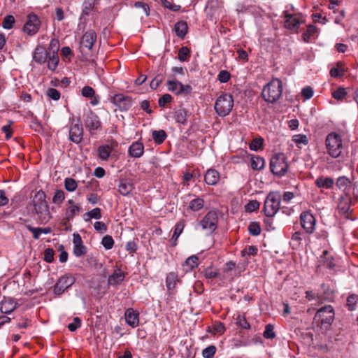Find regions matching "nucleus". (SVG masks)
<instances>
[{
	"mask_svg": "<svg viewBox=\"0 0 358 358\" xmlns=\"http://www.w3.org/2000/svg\"><path fill=\"white\" fill-rule=\"evenodd\" d=\"M190 56V51L187 47H182L178 52V59L180 62H185L188 59Z\"/></svg>",
	"mask_w": 358,
	"mask_h": 358,
	"instance_id": "49530a36",
	"label": "nucleus"
},
{
	"mask_svg": "<svg viewBox=\"0 0 358 358\" xmlns=\"http://www.w3.org/2000/svg\"><path fill=\"white\" fill-rule=\"evenodd\" d=\"M101 127V122L99 117L94 114H89L85 120V127L92 134H94L95 131L99 129Z\"/></svg>",
	"mask_w": 358,
	"mask_h": 358,
	"instance_id": "6ab92c4d",
	"label": "nucleus"
},
{
	"mask_svg": "<svg viewBox=\"0 0 358 358\" xmlns=\"http://www.w3.org/2000/svg\"><path fill=\"white\" fill-rule=\"evenodd\" d=\"M265 162L262 157L254 156L251 158V167L254 170H261L264 167Z\"/></svg>",
	"mask_w": 358,
	"mask_h": 358,
	"instance_id": "72a5a7b5",
	"label": "nucleus"
},
{
	"mask_svg": "<svg viewBox=\"0 0 358 358\" xmlns=\"http://www.w3.org/2000/svg\"><path fill=\"white\" fill-rule=\"evenodd\" d=\"M112 151L113 148L110 145H101L98 148V155L102 160H107L109 158Z\"/></svg>",
	"mask_w": 358,
	"mask_h": 358,
	"instance_id": "c85d7f7f",
	"label": "nucleus"
},
{
	"mask_svg": "<svg viewBox=\"0 0 358 358\" xmlns=\"http://www.w3.org/2000/svg\"><path fill=\"white\" fill-rule=\"evenodd\" d=\"M282 83L278 78L272 79L262 92V98L268 103L276 102L282 96Z\"/></svg>",
	"mask_w": 358,
	"mask_h": 358,
	"instance_id": "7ed1b4c3",
	"label": "nucleus"
},
{
	"mask_svg": "<svg viewBox=\"0 0 358 358\" xmlns=\"http://www.w3.org/2000/svg\"><path fill=\"white\" fill-rule=\"evenodd\" d=\"M172 96L169 94H164L158 100V104L160 107H164L166 103L172 101Z\"/></svg>",
	"mask_w": 358,
	"mask_h": 358,
	"instance_id": "6e6d98bb",
	"label": "nucleus"
},
{
	"mask_svg": "<svg viewBox=\"0 0 358 358\" xmlns=\"http://www.w3.org/2000/svg\"><path fill=\"white\" fill-rule=\"evenodd\" d=\"M81 94L85 97H92L95 92L92 87L85 86L81 90Z\"/></svg>",
	"mask_w": 358,
	"mask_h": 358,
	"instance_id": "680f3d73",
	"label": "nucleus"
},
{
	"mask_svg": "<svg viewBox=\"0 0 358 358\" xmlns=\"http://www.w3.org/2000/svg\"><path fill=\"white\" fill-rule=\"evenodd\" d=\"M15 22V17L11 15H8L4 17L3 22H2V27L5 29H10Z\"/></svg>",
	"mask_w": 358,
	"mask_h": 358,
	"instance_id": "79ce46f5",
	"label": "nucleus"
},
{
	"mask_svg": "<svg viewBox=\"0 0 358 358\" xmlns=\"http://www.w3.org/2000/svg\"><path fill=\"white\" fill-rule=\"evenodd\" d=\"M65 199V194L64 191L59 189L55 192V194L52 198V202L54 203L60 204Z\"/></svg>",
	"mask_w": 358,
	"mask_h": 358,
	"instance_id": "de8ad7c7",
	"label": "nucleus"
},
{
	"mask_svg": "<svg viewBox=\"0 0 358 358\" xmlns=\"http://www.w3.org/2000/svg\"><path fill=\"white\" fill-rule=\"evenodd\" d=\"M179 282L178 275L174 272L169 273L166 278V285L169 292L175 289L177 282Z\"/></svg>",
	"mask_w": 358,
	"mask_h": 358,
	"instance_id": "a878e982",
	"label": "nucleus"
},
{
	"mask_svg": "<svg viewBox=\"0 0 358 358\" xmlns=\"http://www.w3.org/2000/svg\"><path fill=\"white\" fill-rule=\"evenodd\" d=\"M128 152L131 157L139 158L144 153V145L138 141L134 142L129 146Z\"/></svg>",
	"mask_w": 358,
	"mask_h": 358,
	"instance_id": "5701e85b",
	"label": "nucleus"
},
{
	"mask_svg": "<svg viewBox=\"0 0 358 358\" xmlns=\"http://www.w3.org/2000/svg\"><path fill=\"white\" fill-rule=\"evenodd\" d=\"M301 94L305 99H309L313 96V90L310 87H306L302 89Z\"/></svg>",
	"mask_w": 358,
	"mask_h": 358,
	"instance_id": "774afa93",
	"label": "nucleus"
},
{
	"mask_svg": "<svg viewBox=\"0 0 358 358\" xmlns=\"http://www.w3.org/2000/svg\"><path fill=\"white\" fill-rule=\"evenodd\" d=\"M217 275V270L213 266H208L204 271V275L208 278H213Z\"/></svg>",
	"mask_w": 358,
	"mask_h": 358,
	"instance_id": "13d9d810",
	"label": "nucleus"
},
{
	"mask_svg": "<svg viewBox=\"0 0 358 358\" xmlns=\"http://www.w3.org/2000/svg\"><path fill=\"white\" fill-rule=\"evenodd\" d=\"M263 144V139L262 138H256L253 140L251 143L250 144V148L252 150L257 151L259 150Z\"/></svg>",
	"mask_w": 358,
	"mask_h": 358,
	"instance_id": "052dcab7",
	"label": "nucleus"
},
{
	"mask_svg": "<svg viewBox=\"0 0 358 358\" xmlns=\"http://www.w3.org/2000/svg\"><path fill=\"white\" fill-rule=\"evenodd\" d=\"M73 254L77 257H82L86 254V248L83 245L81 236L78 234H73Z\"/></svg>",
	"mask_w": 358,
	"mask_h": 358,
	"instance_id": "a211bd4d",
	"label": "nucleus"
},
{
	"mask_svg": "<svg viewBox=\"0 0 358 358\" xmlns=\"http://www.w3.org/2000/svg\"><path fill=\"white\" fill-rule=\"evenodd\" d=\"M357 296L350 295L347 299V306H348V309L350 310H353L355 309V303L357 301Z\"/></svg>",
	"mask_w": 358,
	"mask_h": 358,
	"instance_id": "338daca9",
	"label": "nucleus"
},
{
	"mask_svg": "<svg viewBox=\"0 0 358 358\" xmlns=\"http://www.w3.org/2000/svg\"><path fill=\"white\" fill-rule=\"evenodd\" d=\"M41 26V21L35 14L28 15V20L25 23L23 30L29 35H34L38 32Z\"/></svg>",
	"mask_w": 358,
	"mask_h": 358,
	"instance_id": "9b49d317",
	"label": "nucleus"
},
{
	"mask_svg": "<svg viewBox=\"0 0 358 358\" xmlns=\"http://www.w3.org/2000/svg\"><path fill=\"white\" fill-rule=\"evenodd\" d=\"M347 94L345 89L343 87H339L336 90L332 92V96L337 100H342Z\"/></svg>",
	"mask_w": 358,
	"mask_h": 358,
	"instance_id": "603ef678",
	"label": "nucleus"
},
{
	"mask_svg": "<svg viewBox=\"0 0 358 358\" xmlns=\"http://www.w3.org/2000/svg\"><path fill=\"white\" fill-rule=\"evenodd\" d=\"M334 180L331 178H318L315 183L318 187L320 188H331L334 185Z\"/></svg>",
	"mask_w": 358,
	"mask_h": 358,
	"instance_id": "2f4dec72",
	"label": "nucleus"
},
{
	"mask_svg": "<svg viewBox=\"0 0 358 358\" xmlns=\"http://www.w3.org/2000/svg\"><path fill=\"white\" fill-rule=\"evenodd\" d=\"M216 352V348L213 345H210L205 348L202 355L204 358H213Z\"/></svg>",
	"mask_w": 358,
	"mask_h": 358,
	"instance_id": "3c124183",
	"label": "nucleus"
},
{
	"mask_svg": "<svg viewBox=\"0 0 358 358\" xmlns=\"http://www.w3.org/2000/svg\"><path fill=\"white\" fill-rule=\"evenodd\" d=\"M78 187L76 180L71 178H66L64 180V187L68 192H74Z\"/></svg>",
	"mask_w": 358,
	"mask_h": 358,
	"instance_id": "e433bc0d",
	"label": "nucleus"
},
{
	"mask_svg": "<svg viewBox=\"0 0 358 358\" xmlns=\"http://www.w3.org/2000/svg\"><path fill=\"white\" fill-rule=\"evenodd\" d=\"M175 31L178 36L183 38L187 32V24L184 21H180L175 24Z\"/></svg>",
	"mask_w": 358,
	"mask_h": 358,
	"instance_id": "473e14b6",
	"label": "nucleus"
},
{
	"mask_svg": "<svg viewBox=\"0 0 358 358\" xmlns=\"http://www.w3.org/2000/svg\"><path fill=\"white\" fill-rule=\"evenodd\" d=\"M264 336L268 339L273 338L275 336V334L273 331V327L271 324H267L266 326Z\"/></svg>",
	"mask_w": 358,
	"mask_h": 358,
	"instance_id": "bf43d9fd",
	"label": "nucleus"
},
{
	"mask_svg": "<svg viewBox=\"0 0 358 358\" xmlns=\"http://www.w3.org/2000/svg\"><path fill=\"white\" fill-rule=\"evenodd\" d=\"M34 211L41 223H47L52 217L46 201V195L42 190L37 191L32 199Z\"/></svg>",
	"mask_w": 358,
	"mask_h": 358,
	"instance_id": "f257e3e1",
	"label": "nucleus"
},
{
	"mask_svg": "<svg viewBox=\"0 0 358 358\" xmlns=\"http://www.w3.org/2000/svg\"><path fill=\"white\" fill-rule=\"evenodd\" d=\"M270 167L274 175L278 176H283L288 169V164L285 155L278 153L273 155L271 159Z\"/></svg>",
	"mask_w": 358,
	"mask_h": 358,
	"instance_id": "0eeeda50",
	"label": "nucleus"
},
{
	"mask_svg": "<svg viewBox=\"0 0 358 358\" xmlns=\"http://www.w3.org/2000/svg\"><path fill=\"white\" fill-rule=\"evenodd\" d=\"M325 145L327 153L333 158L341 156L343 149V140L341 136L334 132L327 135L325 140Z\"/></svg>",
	"mask_w": 358,
	"mask_h": 358,
	"instance_id": "20e7f679",
	"label": "nucleus"
},
{
	"mask_svg": "<svg viewBox=\"0 0 358 358\" xmlns=\"http://www.w3.org/2000/svg\"><path fill=\"white\" fill-rule=\"evenodd\" d=\"M188 113L187 110L184 108L178 109L175 112L174 118L176 122L180 124H186L187 122Z\"/></svg>",
	"mask_w": 358,
	"mask_h": 358,
	"instance_id": "cd10ccee",
	"label": "nucleus"
},
{
	"mask_svg": "<svg viewBox=\"0 0 358 358\" xmlns=\"http://www.w3.org/2000/svg\"><path fill=\"white\" fill-rule=\"evenodd\" d=\"M94 3L95 0H86L84 3V8L83 10L81 17H84L85 15H87L90 13L94 6Z\"/></svg>",
	"mask_w": 358,
	"mask_h": 358,
	"instance_id": "a18cd8bd",
	"label": "nucleus"
},
{
	"mask_svg": "<svg viewBox=\"0 0 358 358\" xmlns=\"http://www.w3.org/2000/svg\"><path fill=\"white\" fill-rule=\"evenodd\" d=\"M248 231L250 234L253 236H257L260 234L261 229L257 223L252 222L248 227Z\"/></svg>",
	"mask_w": 358,
	"mask_h": 358,
	"instance_id": "4d7b16f0",
	"label": "nucleus"
},
{
	"mask_svg": "<svg viewBox=\"0 0 358 358\" xmlns=\"http://www.w3.org/2000/svg\"><path fill=\"white\" fill-rule=\"evenodd\" d=\"M302 236V234L299 231H296L293 234L290 241V245L293 249H298L300 247L303 240Z\"/></svg>",
	"mask_w": 358,
	"mask_h": 358,
	"instance_id": "f704fd0d",
	"label": "nucleus"
},
{
	"mask_svg": "<svg viewBox=\"0 0 358 358\" xmlns=\"http://www.w3.org/2000/svg\"><path fill=\"white\" fill-rule=\"evenodd\" d=\"M46 95L54 101H57L60 99V93L55 88H49L46 91Z\"/></svg>",
	"mask_w": 358,
	"mask_h": 358,
	"instance_id": "8fccbe9b",
	"label": "nucleus"
},
{
	"mask_svg": "<svg viewBox=\"0 0 358 358\" xmlns=\"http://www.w3.org/2000/svg\"><path fill=\"white\" fill-rule=\"evenodd\" d=\"M96 40V34L93 30L87 31L82 37L80 48L82 51L91 50Z\"/></svg>",
	"mask_w": 358,
	"mask_h": 358,
	"instance_id": "2eb2a0df",
	"label": "nucleus"
},
{
	"mask_svg": "<svg viewBox=\"0 0 358 358\" xmlns=\"http://www.w3.org/2000/svg\"><path fill=\"white\" fill-rule=\"evenodd\" d=\"M236 323L237 324L242 327V328H244V329H249L250 328V324L248 322V321L246 320V319L241 316V315H238L236 318Z\"/></svg>",
	"mask_w": 358,
	"mask_h": 358,
	"instance_id": "69168bd1",
	"label": "nucleus"
},
{
	"mask_svg": "<svg viewBox=\"0 0 358 358\" xmlns=\"http://www.w3.org/2000/svg\"><path fill=\"white\" fill-rule=\"evenodd\" d=\"M185 227V222L184 221H180L178 222L176 225L175 230L173 234L172 238L174 239V241H177L180 235L182 234L183 229Z\"/></svg>",
	"mask_w": 358,
	"mask_h": 358,
	"instance_id": "c03bdc74",
	"label": "nucleus"
},
{
	"mask_svg": "<svg viewBox=\"0 0 358 358\" xmlns=\"http://www.w3.org/2000/svg\"><path fill=\"white\" fill-rule=\"evenodd\" d=\"M34 60L39 64H43L46 61L47 59V52L44 50V48L38 47L36 48L34 55Z\"/></svg>",
	"mask_w": 358,
	"mask_h": 358,
	"instance_id": "bb28decb",
	"label": "nucleus"
},
{
	"mask_svg": "<svg viewBox=\"0 0 358 358\" xmlns=\"http://www.w3.org/2000/svg\"><path fill=\"white\" fill-rule=\"evenodd\" d=\"M198 261L199 259L196 255H192L188 257L183 266L185 268V271H192L194 268L198 266Z\"/></svg>",
	"mask_w": 358,
	"mask_h": 358,
	"instance_id": "7c9ffc66",
	"label": "nucleus"
},
{
	"mask_svg": "<svg viewBox=\"0 0 358 358\" xmlns=\"http://www.w3.org/2000/svg\"><path fill=\"white\" fill-rule=\"evenodd\" d=\"M220 178V173L214 169H208L204 176V180L208 185H215Z\"/></svg>",
	"mask_w": 358,
	"mask_h": 358,
	"instance_id": "4be33fe9",
	"label": "nucleus"
},
{
	"mask_svg": "<svg viewBox=\"0 0 358 358\" xmlns=\"http://www.w3.org/2000/svg\"><path fill=\"white\" fill-rule=\"evenodd\" d=\"M82 210V207L79 203H76L73 199L67 201L66 207L64 210V218L66 221H70L75 216L78 215Z\"/></svg>",
	"mask_w": 358,
	"mask_h": 358,
	"instance_id": "ddd939ff",
	"label": "nucleus"
},
{
	"mask_svg": "<svg viewBox=\"0 0 358 358\" xmlns=\"http://www.w3.org/2000/svg\"><path fill=\"white\" fill-rule=\"evenodd\" d=\"M204 201L202 199L196 198L189 203V208L194 211H198L203 207Z\"/></svg>",
	"mask_w": 358,
	"mask_h": 358,
	"instance_id": "58836bf2",
	"label": "nucleus"
},
{
	"mask_svg": "<svg viewBox=\"0 0 358 358\" xmlns=\"http://www.w3.org/2000/svg\"><path fill=\"white\" fill-rule=\"evenodd\" d=\"M134 189V184L128 180H121L118 185V191L122 196H128Z\"/></svg>",
	"mask_w": 358,
	"mask_h": 358,
	"instance_id": "393cba45",
	"label": "nucleus"
},
{
	"mask_svg": "<svg viewBox=\"0 0 358 358\" xmlns=\"http://www.w3.org/2000/svg\"><path fill=\"white\" fill-rule=\"evenodd\" d=\"M234 106V99L229 94H221L216 100L215 110L220 116L227 115Z\"/></svg>",
	"mask_w": 358,
	"mask_h": 358,
	"instance_id": "423d86ee",
	"label": "nucleus"
},
{
	"mask_svg": "<svg viewBox=\"0 0 358 358\" xmlns=\"http://www.w3.org/2000/svg\"><path fill=\"white\" fill-rule=\"evenodd\" d=\"M167 90L177 96L189 94L192 87L189 85H184L176 80L173 76H169L166 82Z\"/></svg>",
	"mask_w": 358,
	"mask_h": 358,
	"instance_id": "6e6552de",
	"label": "nucleus"
},
{
	"mask_svg": "<svg viewBox=\"0 0 358 358\" xmlns=\"http://www.w3.org/2000/svg\"><path fill=\"white\" fill-rule=\"evenodd\" d=\"M334 310L331 306H325L317 311L315 320L318 323L322 334H324L329 329L334 320Z\"/></svg>",
	"mask_w": 358,
	"mask_h": 358,
	"instance_id": "f03ea898",
	"label": "nucleus"
},
{
	"mask_svg": "<svg viewBox=\"0 0 358 358\" xmlns=\"http://www.w3.org/2000/svg\"><path fill=\"white\" fill-rule=\"evenodd\" d=\"M292 141L299 147L300 144L307 145L308 143V138L304 134H296L292 136Z\"/></svg>",
	"mask_w": 358,
	"mask_h": 358,
	"instance_id": "37998d69",
	"label": "nucleus"
},
{
	"mask_svg": "<svg viewBox=\"0 0 358 358\" xmlns=\"http://www.w3.org/2000/svg\"><path fill=\"white\" fill-rule=\"evenodd\" d=\"M166 134L164 130L154 131L152 132V138L155 143L160 144L166 138Z\"/></svg>",
	"mask_w": 358,
	"mask_h": 358,
	"instance_id": "ea45409f",
	"label": "nucleus"
},
{
	"mask_svg": "<svg viewBox=\"0 0 358 358\" xmlns=\"http://www.w3.org/2000/svg\"><path fill=\"white\" fill-rule=\"evenodd\" d=\"M217 220V213L214 211H210L201 220L199 225L201 227L202 229L211 233L215 230Z\"/></svg>",
	"mask_w": 358,
	"mask_h": 358,
	"instance_id": "1a4fd4ad",
	"label": "nucleus"
},
{
	"mask_svg": "<svg viewBox=\"0 0 358 358\" xmlns=\"http://www.w3.org/2000/svg\"><path fill=\"white\" fill-rule=\"evenodd\" d=\"M101 244L106 250H110L113 247L114 241L110 236H106L102 238Z\"/></svg>",
	"mask_w": 358,
	"mask_h": 358,
	"instance_id": "09e8293b",
	"label": "nucleus"
},
{
	"mask_svg": "<svg viewBox=\"0 0 358 358\" xmlns=\"http://www.w3.org/2000/svg\"><path fill=\"white\" fill-rule=\"evenodd\" d=\"M101 217V209L99 208H95L92 210L85 213L83 215V219L86 222L90 221L92 219L99 220Z\"/></svg>",
	"mask_w": 358,
	"mask_h": 358,
	"instance_id": "c756f323",
	"label": "nucleus"
},
{
	"mask_svg": "<svg viewBox=\"0 0 358 358\" xmlns=\"http://www.w3.org/2000/svg\"><path fill=\"white\" fill-rule=\"evenodd\" d=\"M74 282L71 276L64 275L61 277L54 287L55 293L57 294H62L65 289L71 287Z\"/></svg>",
	"mask_w": 358,
	"mask_h": 358,
	"instance_id": "dca6fc26",
	"label": "nucleus"
},
{
	"mask_svg": "<svg viewBox=\"0 0 358 358\" xmlns=\"http://www.w3.org/2000/svg\"><path fill=\"white\" fill-rule=\"evenodd\" d=\"M301 227L308 234H312L315 228V218L308 211L303 212L300 216Z\"/></svg>",
	"mask_w": 358,
	"mask_h": 358,
	"instance_id": "f8f14e48",
	"label": "nucleus"
},
{
	"mask_svg": "<svg viewBox=\"0 0 358 358\" xmlns=\"http://www.w3.org/2000/svg\"><path fill=\"white\" fill-rule=\"evenodd\" d=\"M124 317L126 322L132 328H135L139 324L138 313L133 309L129 308L125 311Z\"/></svg>",
	"mask_w": 358,
	"mask_h": 358,
	"instance_id": "412c9836",
	"label": "nucleus"
},
{
	"mask_svg": "<svg viewBox=\"0 0 358 358\" xmlns=\"http://www.w3.org/2000/svg\"><path fill=\"white\" fill-rule=\"evenodd\" d=\"M257 252V248L255 246H249L241 251L242 256L255 255Z\"/></svg>",
	"mask_w": 358,
	"mask_h": 358,
	"instance_id": "e2e57ef3",
	"label": "nucleus"
},
{
	"mask_svg": "<svg viewBox=\"0 0 358 358\" xmlns=\"http://www.w3.org/2000/svg\"><path fill=\"white\" fill-rule=\"evenodd\" d=\"M59 63V57L57 54H52L49 57V59L48 61V67L51 71H55Z\"/></svg>",
	"mask_w": 358,
	"mask_h": 358,
	"instance_id": "4c0bfd02",
	"label": "nucleus"
},
{
	"mask_svg": "<svg viewBox=\"0 0 358 358\" xmlns=\"http://www.w3.org/2000/svg\"><path fill=\"white\" fill-rule=\"evenodd\" d=\"M112 103L115 105L120 110L127 111L131 107L133 101L129 96H126L123 94H117L113 96Z\"/></svg>",
	"mask_w": 358,
	"mask_h": 358,
	"instance_id": "9d476101",
	"label": "nucleus"
},
{
	"mask_svg": "<svg viewBox=\"0 0 358 358\" xmlns=\"http://www.w3.org/2000/svg\"><path fill=\"white\" fill-rule=\"evenodd\" d=\"M162 5L166 8L172 11H178L180 9V6L176 5L171 1L167 0H161Z\"/></svg>",
	"mask_w": 358,
	"mask_h": 358,
	"instance_id": "5fc2aeb1",
	"label": "nucleus"
},
{
	"mask_svg": "<svg viewBox=\"0 0 358 358\" xmlns=\"http://www.w3.org/2000/svg\"><path fill=\"white\" fill-rule=\"evenodd\" d=\"M125 278L124 273L120 269H116L108 277V284L110 285H117L122 283Z\"/></svg>",
	"mask_w": 358,
	"mask_h": 358,
	"instance_id": "b1692460",
	"label": "nucleus"
},
{
	"mask_svg": "<svg viewBox=\"0 0 358 358\" xmlns=\"http://www.w3.org/2000/svg\"><path fill=\"white\" fill-rule=\"evenodd\" d=\"M17 306V303L9 297H3L0 303V311L2 313L9 314L14 311Z\"/></svg>",
	"mask_w": 358,
	"mask_h": 358,
	"instance_id": "aec40b11",
	"label": "nucleus"
},
{
	"mask_svg": "<svg viewBox=\"0 0 358 358\" xmlns=\"http://www.w3.org/2000/svg\"><path fill=\"white\" fill-rule=\"evenodd\" d=\"M317 33V28L315 25H309L306 32L303 34V39L305 42H309L311 38Z\"/></svg>",
	"mask_w": 358,
	"mask_h": 358,
	"instance_id": "c9c22d12",
	"label": "nucleus"
},
{
	"mask_svg": "<svg viewBox=\"0 0 358 358\" xmlns=\"http://www.w3.org/2000/svg\"><path fill=\"white\" fill-rule=\"evenodd\" d=\"M281 195L279 192H270L264 201V211L268 217L274 216L278 211Z\"/></svg>",
	"mask_w": 358,
	"mask_h": 358,
	"instance_id": "39448f33",
	"label": "nucleus"
},
{
	"mask_svg": "<svg viewBox=\"0 0 358 358\" xmlns=\"http://www.w3.org/2000/svg\"><path fill=\"white\" fill-rule=\"evenodd\" d=\"M285 17L286 18L285 27L291 30L298 29L299 24L304 21L303 17L299 13L292 15L285 13Z\"/></svg>",
	"mask_w": 358,
	"mask_h": 358,
	"instance_id": "4468645a",
	"label": "nucleus"
},
{
	"mask_svg": "<svg viewBox=\"0 0 358 358\" xmlns=\"http://www.w3.org/2000/svg\"><path fill=\"white\" fill-rule=\"evenodd\" d=\"M350 184V180L345 176H341L337 179L336 185L339 189L345 190Z\"/></svg>",
	"mask_w": 358,
	"mask_h": 358,
	"instance_id": "a19ab883",
	"label": "nucleus"
},
{
	"mask_svg": "<svg viewBox=\"0 0 358 358\" xmlns=\"http://www.w3.org/2000/svg\"><path fill=\"white\" fill-rule=\"evenodd\" d=\"M83 126L79 121L72 124L69 130V138L75 143H79L83 139Z\"/></svg>",
	"mask_w": 358,
	"mask_h": 358,
	"instance_id": "f3484780",
	"label": "nucleus"
},
{
	"mask_svg": "<svg viewBox=\"0 0 358 358\" xmlns=\"http://www.w3.org/2000/svg\"><path fill=\"white\" fill-rule=\"evenodd\" d=\"M81 325V321L79 317H75L73 322L68 325V329L71 331H75Z\"/></svg>",
	"mask_w": 358,
	"mask_h": 358,
	"instance_id": "0e129e2a",
	"label": "nucleus"
},
{
	"mask_svg": "<svg viewBox=\"0 0 358 358\" xmlns=\"http://www.w3.org/2000/svg\"><path fill=\"white\" fill-rule=\"evenodd\" d=\"M259 207V203L257 200L250 201L245 206V209L247 212H253L258 209Z\"/></svg>",
	"mask_w": 358,
	"mask_h": 358,
	"instance_id": "864d4df0",
	"label": "nucleus"
}]
</instances>
